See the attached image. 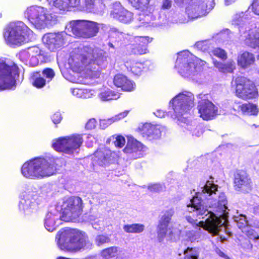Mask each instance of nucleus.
Masks as SVG:
<instances>
[{
    "instance_id": "1",
    "label": "nucleus",
    "mask_w": 259,
    "mask_h": 259,
    "mask_svg": "<svg viewBox=\"0 0 259 259\" xmlns=\"http://www.w3.org/2000/svg\"><path fill=\"white\" fill-rule=\"evenodd\" d=\"M218 185L212 181H206L200 184L195 196L187 205V210L193 211L198 219L186 217L187 222L193 228L201 227L213 235H219L222 229L226 230L228 211V200L224 193L218 190Z\"/></svg>"
},
{
    "instance_id": "2",
    "label": "nucleus",
    "mask_w": 259,
    "mask_h": 259,
    "mask_svg": "<svg viewBox=\"0 0 259 259\" xmlns=\"http://www.w3.org/2000/svg\"><path fill=\"white\" fill-rule=\"evenodd\" d=\"M105 61L101 51L88 46L75 49L68 60V68L74 73H82L89 78L98 77L100 66Z\"/></svg>"
},
{
    "instance_id": "3",
    "label": "nucleus",
    "mask_w": 259,
    "mask_h": 259,
    "mask_svg": "<svg viewBox=\"0 0 259 259\" xmlns=\"http://www.w3.org/2000/svg\"><path fill=\"white\" fill-rule=\"evenodd\" d=\"M194 97L189 92L184 91L176 96L170 102L169 105L174 110L172 118L177 119L178 124L189 131L192 136L199 137L203 133L201 125H196L188 121L186 117H184L194 106Z\"/></svg>"
},
{
    "instance_id": "4",
    "label": "nucleus",
    "mask_w": 259,
    "mask_h": 259,
    "mask_svg": "<svg viewBox=\"0 0 259 259\" xmlns=\"http://www.w3.org/2000/svg\"><path fill=\"white\" fill-rule=\"evenodd\" d=\"M61 159L52 156L36 157L25 162L21 167L22 175L28 179H38L51 176L61 166Z\"/></svg>"
},
{
    "instance_id": "5",
    "label": "nucleus",
    "mask_w": 259,
    "mask_h": 259,
    "mask_svg": "<svg viewBox=\"0 0 259 259\" xmlns=\"http://www.w3.org/2000/svg\"><path fill=\"white\" fill-rule=\"evenodd\" d=\"M56 239L58 247L65 251L76 252L90 249L93 246L87 235L77 229H62L58 232Z\"/></svg>"
},
{
    "instance_id": "6",
    "label": "nucleus",
    "mask_w": 259,
    "mask_h": 259,
    "mask_svg": "<svg viewBox=\"0 0 259 259\" xmlns=\"http://www.w3.org/2000/svg\"><path fill=\"white\" fill-rule=\"evenodd\" d=\"M204 63L189 51H184L178 54L175 68L182 77L195 79V76L201 71Z\"/></svg>"
},
{
    "instance_id": "7",
    "label": "nucleus",
    "mask_w": 259,
    "mask_h": 259,
    "mask_svg": "<svg viewBox=\"0 0 259 259\" xmlns=\"http://www.w3.org/2000/svg\"><path fill=\"white\" fill-rule=\"evenodd\" d=\"M32 31L22 21L12 22L4 29L3 35L6 44L19 46L30 40Z\"/></svg>"
},
{
    "instance_id": "8",
    "label": "nucleus",
    "mask_w": 259,
    "mask_h": 259,
    "mask_svg": "<svg viewBox=\"0 0 259 259\" xmlns=\"http://www.w3.org/2000/svg\"><path fill=\"white\" fill-rule=\"evenodd\" d=\"M24 17L37 29H41L54 24L56 15L50 13L47 8L37 5L28 7L24 13Z\"/></svg>"
},
{
    "instance_id": "9",
    "label": "nucleus",
    "mask_w": 259,
    "mask_h": 259,
    "mask_svg": "<svg viewBox=\"0 0 259 259\" xmlns=\"http://www.w3.org/2000/svg\"><path fill=\"white\" fill-rule=\"evenodd\" d=\"M99 29V24L94 21L73 20L66 26L65 30L69 33V35L90 38L96 36Z\"/></svg>"
},
{
    "instance_id": "10",
    "label": "nucleus",
    "mask_w": 259,
    "mask_h": 259,
    "mask_svg": "<svg viewBox=\"0 0 259 259\" xmlns=\"http://www.w3.org/2000/svg\"><path fill=\"white\" fill-rule=\"evenodd\" d=\"M18 76L17 66L13 62L0 58V90L15 89Z\"/></svg>"
},
{
    "instance_id": "11",
    "label": "nucleus",
    "mask_w": 259,
    "mask_h": 259,
    "mask_svg": "<svg viewBox=\"0 0 259 259\" xmlns=\"http://www.w3.org/2000/svg\"><path fill=\"white\" fill-rule=\"evenodd\" d=\"M178 5L187 4L186 13L190 20L206 15L214 6V0H174Z\"/></svg>"
},
{
    "instance_id": "12",
    "label": "nucleus",
    "mask_w": 259,
    "mask_h": 259,
    "mask_svg": "<svg viewBox=\"0 0 259 259\" xmlns=\"http://www.w3.org/2000/svg\"><path fill=\"white\" fill-rule=\"evenodd\" d=\"M83 140L81 135L73 134L54 140L52 147L57 151L68 155L78 153Z\"/></svg>"
},
{
    "instance_id": "13",
    "label": "nucleus",
    "mask_w": 259,
    "mask_h": 259,
    "mask_svg": "<svg viewBox=\"0 0 259 259\" xmlns=\"http://www.w3.org/2000/svg\"><path fill=\"white\" fill-rule=\"evenodd\" d=\"M236 96L244 100L255 98L257 91L253 82L244 76H238L232 81Z\"/></svg>"
},
{
    "instance_id": "14",
    "label": "nucleus",
    "mask_w": 259,
    "mask_h": 259,
    "mask_svg": "<svg viewBox=\"0 0 259 259\" xmlns=\"http://www.w3.org/2000/svg\"><path fill=\"white\" fill-rule=\"evenodd\" d=\"M82 201L78 197L65 198L62 205V218L66 222L73 221L81 214Z\"/></svg>"
},
{
    "instance_id": "15",
    "label": "nucleus",
    "mask_w": 259,
    "mask_h": 259,
    "mask_svg": "<svg viewBox=\"0 0 259 259\" xmlns=\"http://www.w3.org/2000/svg\"><path fill=\"white\" fill-rule=\"evenodd\" d=\"M174 213V209L169 208L164 211L159 221L157 227V236L160 242L162 241L166 236L170 237L173 234L179 232L178 230L174 228V224L170 221Z\"/></svg>"
},
{
    "instance_id": "16",
    "label": "nucleus",
    "mask_w": 259,
    "mask_h": 259,
    "mask_svg": "<svg viewBox=\"0 0 259 259\" xmlns=\"http://www.w3.org/2000/svg\"><path fill=\"white\" fill-rule=\"evenodd\" d=\"M40 201L41 198L37 193L28 189L21 195L19 208L26 214H29L36 210Z\"/></svg>"
},
{
    "instance_id": "17",
    "label": "nucleus",
    "mask_w": 259,
    "mask_h": 259,
    "mask_svg": "<svg viewBox=\"0 0 259 259\" xmlns=\"http://www.w3.org/2000/svg\"><path fill=\"white\" fill-rule=\"evenodd\" d=\"M241 34V39L245 44L254 49H256L257 59L259 60V28H250L246 25L239 27Z\"/></svg>"
},
{
    "instance_id": "18",
    "label": "nucleus",
    "mask_w": 259,
    "mask_h": 259,
    "mask_svg": "<svg viewBox=\"0 0 259 259\" xmlns=\"http://www.w3.org/2000/svg\"><path fill=\"white\" fill-rule=\"evenodd\" d=\"M198 98L200 99L198 106L200 116L203 120L212 119L218 114V107L208 100L207 94H199Z\"/></svg>"
},
{
    "instance_id": "19",
    "label": "nucleus",
    "mask_w": 259,
    "mask_h": 259,
    "mask_svg": "<svg viewBox=\"0 0 259 259\" xmlns=\"http://www.w3.org/2000/svg\"><path fill=\"white\" fill-rule=\"evenodd\" d=\"M147 148L142 143L133 137H127V142L123 152L130 159H136L142 157Z\"/></svg>"
},
{
    "instance_id": "20",
    "label": "nucleus",
    "mask_w": 259,
    "mask_h": 259,
    "mask_svg": "<svg viewBox=\"0 0 259 259\" xmlns=\"http://www.w3.org/2000/svg\"><path fill=\"white\" fill-rule=\"evenodd\" d=\"M67 33L69 34L66 30V32L47 33L42 37V42L49 50L55 51L64 45Z\"/></svg>"
},
{
    "instance_id": "21",
    "label": "nucleus",
    "mask_w": 259,
    "mask_h": 259,
    "mask_svg": "<svg viewBox=\"0 0 259 259\" xmlns=\"http://www.w3.org/2000/svg\"><path fill=\"white\" fill-rule=\"evenodd\" d=\"M20 58L26 64L36 66L39 61L43 62L44 55L39 48L33 47L24 50L20 53Z\"/></svg>"
},
{
    "instance_id": "22",
    "label": "nucleus",
    "mask_w": 259,
    "mask_h": 259,
    "mask_svg": "<svg viewBox=\"0 0 259 259\" xmlns=\"http://www.w3.org/2000/svg\"><path fill=\"white\" fill-rule=\"evenodd\" d=\"M234 187L236 190L243 193H248L251 191L252 188L251 181L246 172L240 171L235 175Z\"/></svg>"
},
{
    "instance_id": "23",
    "label": "nucleus",
    "mask_w": 259,
    "mask_h": 259,
    "mask_svg": "<svg viewBox=\"0 0 259 259\" xmlns=\"http://www.w3.org/2000/svg\"><path fill=\"white\" fill-rule=\"evenodd\" d=\"M112 9L110 12L111 16L120 22L128 23L133 20V13L123 8L120 3H114Z\"/></svg>"
},
{
    "instance_id": "24",
    "label": "nucleus",
    "mask_w": 259,
    "mask_h": 259,
    "mask_svg": "<svg viewBox=\"0 0 259 259\" xmlns=\"http://www.w3.org/2000/svg\"><path fill=\"white\" fill-rule=\"evenodd\" d=\"M131 48L134 54L142 55L147 51V46L150 42L152 38L148 36H136L132 37Z\"/></svg>"
},
{
    "instance_id": "25",
    "label": "nucleus",
    "mask_w": 259,
    "mask_h": 259,
    "mask_svg": "<svg viewBox=\"0 0 259 259\" xmlns=\"http://www.w3.org/2000/svg\"><path fill=\"white\" fill-rule=\"evenodd\" d=\"M139 130L143 137L157 139L160 137L163 127L160 125L146 123L139 127Z\"/></svg>"
},
{
    "instance_id": "26",
    "label": "nucleus",
    "mask_w": 259,
    "mask_h": 259,
    "mask_svg": "<svg viewBox=\"0 0 259 259\" xmlns=\"http://www.w3.org/2000/svg\"><path fill=\"white\" fill-rule=\"evenodd\" d=\"M113 82L115 86L121 88L124 91L131 92L134 91L136 88V84L133 81L122 74L115 75Z\"/></svg>"
},
{
    "instance_id": "27",
    "label": "nucleus",
    "mask_w": 259,
    "mask_h": 259,
    "mask_svg": "<svg viewBox=\"0 0 259 259\" xmlns=\"http://www.w3.org/2000/svg\"><path fill=\"white\" fill-rule=\"evenodd\" d=\"M110 151L106 148L97 150L92 156L93 164L104 165L108 162L110 156Z\"/></svg>"
},
{
    "instance_id": "28",
    "label": "nucleus",
    "mask_w": 259,
    "mask_h": 259,
    "mask_svg": "<svg viewBox=\"0 0 259 259\" xmlns=\"http://www.w3.org/2000/svg\"><path fill=\"white\" fill-rule=\"evenodd\" d=\"M234 109L235 110L240 111L243 114L247 115H256L258 112L257 106L251 103L240 104L235 103Z\"/></svg>"
},
{
    "instance_id": "29",
    "label": "nucleus",
    "mask_w": 259,
    "mask_h": 259,
    "mask_svg": "<svg viewBox=\"0 0 259 259\" xmlns=\"http://www.w3.org/2000/svg\"><path fill=\"white\" fill-rule=\"evenodd\" d=\"M132 5L137 9L143 12V16L146 15L145 18L148 20L149 14L151 13L152 8L149 6L150 0H128Z\"/></svg>"
},
{
    "instance_id": "30",
    "label": "nucleus",
    "mask_w": 259,
    "mask_h": 259,
    "mask_svg": "<svg viewBox=\"0 0 259 259\" xmlns=\"http://www.w3.org/2000/svg\"><path fill=\"white\" fill-rule=\"evenodd\" d=\"M255 62V57L253 54L244 52L238 57V65L243 68H247L252 65Z\"/></svg>"
},
{
    "instance_id": "31",
    "label": "nucleus",
    "mask_w": 259,
    "mask_h": 259,
    "mask_svg": "<svg viewBox=\"0 0 259 259\" xmlns=\"http://www.w3.org/2000/svg\"><path fill=\"white\" fill-rule=\"evenodd\" d=\"M213 63L215 67L223 73H231L235 69V63L232 60L224 64L213 59Z\"/></svg>"
},
{
    "instance_id": "32",
    "label": "nucleus",
    "mask_w": 259,
    "mask_h": 259,
    "mask_svg": "<svg viewBox=\"0 0 259 259\" xmlns=\"http://www.w3.org/2000/svg\"><path fill=\"white\" fill-rule=\"evenodd\" d=\"M125 65L127 69L135 75H139L143 68V64L135 60H130L125 62Z\"/></svg>"
},
{
    "instance_id": "33",
    "label": "nucleus",
    "mask_w": 259,
    "mask_h": 259,
    "mask_svg": "<svg viewBox=\"0 0 259 259\" xmlns=\"http://www.w3.org/2000/svg\"><path fill=\"white\" fill-rule=\"evenodd\" d=\"M58 216L55 213L49 212L45 219L44 225L46 229L49 232L54 231L56 228V220Z\"/></svg>"
},
{
    "instance_id": "34",
    "label": "nucleus",
    "mask_w": 259,
    "mask_h": 259,
    "mask_svg": "<svg viewBox=\"0 0 259 259\" xmlns=\"http://www.w3.org/2000/svg\"><path fill=\"white\" fill-rule=\"evenodd\" d=\"M71 93L74 96L79 98H90L95 96V91L90 89H83L79 88H74L71 90Z\"/></svg>"
},
{
    "instance_id": "35",
    "label": "nucleus",
    "mask_w": 259,
    "mask_h": 259,
    "mask_svg": "<svg viewBox=\"0 0 259 259\" xmlns=\"http://www.w3.org/2000/svg\"><path fill=\"white\" fill-rule=\"evenodd\" d=\"M119 248L116 246H111L102 250L100 252L101 256L105 259H109L116 256L119 252Z\"/></svg>"
},
{
    "instance_id": "36",
    "label": "nucleus",
    "mask_w": 259,
    "mask_h": 259,
    "mask_svg": "<svg viewBox=\"0 0 259 259\" xmlns=\"http://www.w3.org/2000/svg\"><path fill=\"white\" fill-rule=\"evenodd\" d=\"M31 80L32 85L38 89L42 88L48 83L45 78L38 72L32 74Z\"/></svg>"
},
{
    "instance_id": "37",
    "label": "nucleus",
    "mask_w": 259,
    "mask_h": 259,
    "mask_svg": "<svg viewBox=\"0 0 259 259\" xmlns=\"http://www.w3.org/2000/svg\"><path fill=\"white\" fill-rule=\"evenodd\" d=\"M201 227L194 228V230H188L185 232L186 239L191 242L198 241L201 239Z\"/></svg>"
},
{
    "instance_id": "38",
    "label": "nucleus",
    "mask_w": 259,
    "mask_h": 259,
    "mask_svg": "<svg viewBox=\"0 0 259 259\" xmlns=\"http://www.w3.org/2000/svg\"><path fill=\"white\" fill-rule=\"evenodd\" d=\"M99 97L102 101H106L111 100H116L119 98V95L115 93L109 89H106L100 93Z\"/></svg>"
},
{
    "instance_id": "39",
    "label": "nucleus",
    "mask_w": 259,
    "mask_h": 259,
    "mask_svg": "<svg viewBox=\"0 0 259 259\" xmlns=\"http://www.w3.org/2000/svg\"><path fill=\"white\" fill-rule=\"evenodd\" d=\"M124 231L128 233H140L145 229V226L141 224L126 225L123 228Z\"/></svg>"
},
{
    "instance_id": "40",
    "label": "nucleus",
    "mask_w": 259,
    "mask_h": 259,
    "mask_svg": "<svg viewBox=\"0 0 259 259\" xmlns=\"http://www.w3.org/2000/svg\"><path fill=\"white\" fill-rule=\"evenodd\" d=\"M50 7H54L60 10H68L66 0H47Z\"/></svg>"
},
{
    "instance_id": "41",
    "label": "nucleus",
    "mask_w": 259,
    "mask_h": 259,
    "mask_svg": "<svg viewBox=\"0 0 259 259\" xmlns=\"http://www.w3.org/2000/svg\"><path fill=\"white\" fill-rule=\"evenodd\" d=\"M112 141L114 146L119 148L123 147L125 144V138L121 135H113L110 137L107 141V143Z\"/></svg>"
},
{
    "instance_id": "42",
    "label": "nucleus",
    "mask_w": 259,
    "mask_h": 259,
    "mask_svg": "<svg viewBox=\"0 0 259 259\" xmlns=\"http://www.w3.org/2000/svg\"><path fill=\"white\" fill-rule=\"evenodd\" d=\"M184 259H198L199 252L196 248L188 247L184 252Z\"/></svg>"
},
{
    "instance_id": "43",
    "label": "nucleus",
    "mask_w": 259,
    "mask_h": 259,
    "mask_svg": "<svg viewBox=\"0 0 259 259\" xmlns=\"http://www.w3.org/2000/svg\"><path fill=\"white\" fill-rule=\"evenodd\" d=\"M208 53L211 56H214L222 60H226L227 58V54L226 51L219 48L210 50Z\"/></svg>"
},
{
    "instance_id": "44",
    "label": "nucleus",
    "mask_w": 259,
    "mask_h": 259,
    "mask_svg": "<svg viewBox=\"0 0 259 259\" xmlns=\"http://www.w3.org/2000/svg\"><path fill=\"white\" fill-rule=\"evenodd\" d=\"M234 219L235 222L237 223L238 227L242 230L248 227V221L246 220V216L242 214L235 215Z\"/></svg>"
},
{
    "instance_id": "45",
    "label": "nucleus",
    "mask_w": 259,
    "mask_h": 259,
    "mask_svg": "<svg viewBox=\"0 0 259 259\" xmlns=\"http://www.w3.org/2000/svg\"><path fill=\"white\" fill-rule=\"evenodd\" d=\"M41 76L45 78V80L48 83L51 82L55 76V72L53 69L50 68L44 69L41 72Z\"/></svg>"
},
{
    "instance_id": "46",
    "label": "nucleus",
    "mask_w": 259,
    "mask_h": 259,
    "mask_svg": "<svg viewBox=\"0 0 259 259\" xmlns=\"http://www.w3.org/2000/svg\"><path fill=\"white\" fill-rule=\"evenodd\" d=\"M109 37L111 38H115L117 41H121L122 38L124 37V34L118 31L116 28H112L110 30Z\"/></svg>"
},
{
    "instance_id": "47",
    "label": "nucleus",
    "mask_w": 259,
    "mask_h": 259,
    "mask_svg": "<svg viewBox=\"0 0 259 259\" xmlns=\"http://www.w3.org/2000/svg\"><path fill=\"white\" fill-rule=\"evenodd\" d=\"M110 241V239L109 237L107 235H97L95 238V243L98 246H100L104 243H108Z\"/></svg>"
},
{
    "instance_id": "48",
    "label": "nucleus",
    "mask_w": 259,
    "mask_h": 259,
    "mask_svg": "<svg viewBox=\"0 0 259 259\" xmlns=\"http://www.w3.org/2000/svg\"><path fill=\"white\" fill-rule=\"evenodd\" d=\"M242 232L245 233L250 239L255 240L256 241L259 240L258 235L255 233L253 230L250 229L249 227H247L242 230Z\"/></svg>"
},
{
    "instance_id": "49",
    "label": "nucleus",
    "mask_w": 259,
    "mask_h": 259,
    "mask_svg": "<svg viewBox=\"0 0 259 259\" xmlns=\"http://www.w3.org/2000/svg\"><path fill=\"white\" fill-rule=\"evenodd\" d=\"M246 18L245 17V14L243 12L236 14L233 18V22L235 25H240L241 23L243 22L244 19Z\"/></svg>"
},
{
    "instance_id": "50",
    "label": "nucleus",
    "mask_w": 259,
    "mask_h": 259,
    "mask_svg": "<svg viewBox=\"0 0 259 259\" xmlns=\"http://www.w3.org/2000/svg\"><path fill=\"white\" fill-rule=\"evenodd\" d=\"M163 188V186L158 183L151 184L148 187V190L153 192H160L162 191Z\"/></svg>"
},
{
    "instance_id": "51",
    "label": "nucleus",
    "mask_w": 259,
    "mask_h": 259,
    "mask_svg": "<svg viewBox=\"0 0 259 259\" xmlns=\"http://www.w3.org/2000/svg\"><path fill=\"white\" fill-rule=\"evenodd\" d=\"M85 7L90 12H94L96 0H83Z\"/></svg>"
},
{
    "instance_id": "52",
    "label": "nucleus",
    "mask_w": 259,
    "mask_h": 259,
    "mask_svg": "<svg viewBox=\"0 0 259 259\" xmlns=\"http://www.w3.org/2000/svg\"><path fill=\"white\" fill-rule=\"evenodd\" d=\"M112 118L107 119H102L100 121V126L102 129H105L113 123Z\"/></svg>"
},
{
    "instance_id": "53",
    "label": "nucleus",
    "mask_w": 259,
    "mask_h": 259,
    "mask_svg": "<svg viewBox=\"0 0 259 259\" xmlns=\"http://www.w3.org/2000/svg\"><path fill=\"white\" fill-rule=\"evenodd\" d=\"M64 77L68 80L72 82H78V79L74 75H72L70 73L64 72L63 73Z\"/></svg>"
},
{
    "instance_id": "54",
    "label": "nucleus",
    "mask_w": 259,
    "mask_h": 259,
    "mask_svg": "<svg viewBox=\"0 0 259 259\" xmlns=\"http://www.w3.org/2000/svg\"><path fill=\"white\" fill-rule=\"evenodd\" d=\"M97 121L94 118L89 119L85 124V128L87 130H92L96 127Z\"/></svg>"
},
{
    "instance_id": "55",
    "label": "nucleus",
    "mask_w": 259,
    "mask_h": 259,
    "mask_svg": "<svg viewBox=\"0 0 259 259\" xmlns=\"http://www.w3.org/2000/svg\"><path fill=\"white\" fill-rule=\"evenodd\" d=\"M128 113V111H125L123 112L120 113L118 114L117 115H115L114 116L111 117L113 120V122L119 121L123 118H124L125 116H127V114Z\"/></svg>"
},
{
    "instance_id": "56",
    "label": "nucleus",
    "mask_w": 259,
    "mask_h": 259,
    "mask_svg": "<svg viewBox=\"0 0 259 259\" xmlns=\"http://www.w3.org/2000/svg\"><path fill=\"white\" fill-rule=\"evenodd\" d=\"M62 119V117L61 116V114L59 112L55 113L52 116V121L54 124H56L59 123L61 122Z\"/></svg>"
},
{
    "instance_id": "57",
    "label": "nucleus",
    "mask_w": 259,
    "mask_h": 259,
    "mask_svg": "<svg viewBox=\"0 0 259 259\" xmlns=\"http://www.w3.org/2000/svg\"><path fill=\"white\" fill-rule=\"evenodd\" d=\"M252 9L254 14L259 15V0H255L253 2Z\"/></svg>"
},
{
    "instance_id": "58",
    "label": "nucleus",
    "mask_w": 259,
    "mask_h": 259,
    "mask_svg": "<svg viewBox=\"0 0 259 259\" xmlns=\"http://www.w3.org/2000/svg\"><path fill=\"white\" fill-rule=\"evenodd\" d=\"M68 4V9L69 7H76L79 5L80 0H66Z\"/></svg>"
},
{
    "instance_id": "59",
    "label": "nucleus",
    "mask_w": 259,
    "mask_h": 259,
    "mask_svg": "<svg viewBox=\"0 0 259 259\" xmlns=\"http://www.w3.org/2000/svg\"><path fill=\"white\" fill-rule=\"evenodd\" d=\"M242 246L246 251L249 252L252 249V245L249 241L243 243Z\"/></svg>"
},
{
    "instance_id": "60",
    "label": "nucleus",
    "mask_w": 259,
    "mask_h": 259,
    "mask_svg": "<svg viewBox=\"0 0 259 259\" xmlns=\"http://www.w3.org/2000/svg\"><path fill=\"white\" fill-rule=\"evenodd\" d=\"M171 1L164 0L162 3V8L163 9H169L171 6Z\"/></svg>"
},
{
    "instance_id": "61",
    "label": "nucleus",
    "mask_w": 259,
    "mask_h": 259,
    "mask_svg": "<svg viewBox=\"0 0 259 259\" xmlns=\"http://www.w3.org/2000/svg\"><path fill=\"white\" fill-rule=\"evenodd\" d=\"M207 44V41L198 42L196 44V46L198 48L202 50L203 51H205L206 50V48L205 46Z\"/></svg>"
},
{
    "instance_id": "62",
    "label": "nucleus",
    "mask_w": 259,
    "mask_h": 259,
    "mask_svg": "<svg viewBox=\"0 0 259 259\" xmlns=\"http://www.w3.org/2000/svg\"><path fill=\"white\" fill-rule=\"evenodd\" d=\"M87 144L88 147H92L93 146V144L95 141V139L94 137L91 135H89L87 136Z\"/></svg>"
},
{
    "instance_id": "63",
    "label": "nucleus",
    "mask_w": 259,
    "mask_h": 259,
    "mask_svg": "<svg viewBox=\"0 0 259 259\" xmlns=\"http://www.w3.org/2000/svg\"><path fill=\"white\" fill-rule=\"evenodd\" d=\"M155 115L159 118L164 117L165 115V112L161 110H158L154 113Z\"/></svg>"
},
{
    "instance_id": "64",
    "label": "nucleus",
    "mask_w": 259,
    "mask_h": 259,
    "mask_svg": "<svg viewBox=\"0 0 259 259\" xmlns=\"http://www.w3.org/2000/svg\"><path fill=\"white\" fill-rule=\"evenodd\" d=\"M253 212L255 215H259V206H255L253 208Z\"/></svg>"
}]
</instances>
